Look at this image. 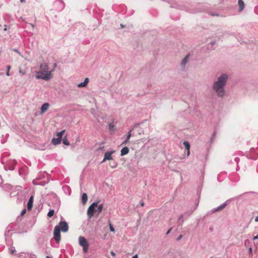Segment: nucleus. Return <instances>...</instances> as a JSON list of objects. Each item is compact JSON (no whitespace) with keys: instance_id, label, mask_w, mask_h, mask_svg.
<instances>
[{"instance_id":"nucleus-1","label":"nucleus","mask_w":258,"mask_h":258,"mask_svg":"<svg viewBox=\"0 0 258 258\" xmlns=\"http://www.w3.org/2000/svg\"><path fill=\"white\" fill-rule=\"evenodd\" d=\"M228 80V76L226 74H222L217 77L212 85L214 93L219 98H223L226 95L225 87Z\"/></svg>"},{"instance_id":"nucleus-2","label":"nucleus","mask_w":258,"mask_h":258,"mask_svg":"<svg viewBox=\"0 0 258 258\" xmlns=\"http://www.w3.org/2000/svg\"><path fill=\"white\" fill-rule=\"evenodd\" d=\"M53 72L54 69L49 70L48 63L46 62L41 63L40 64V70L36 74V79L49 81L52 78V73Z\"/></svg>"},{"instance_id":"nucleus-3","label":"nucleus","mask_w":258,"mask_h":258,"mask_svg":"<svg viewBox=\"0 0 258 258\" xmlns=\"http://www.w3.org/2000/svg\"><path fill=\"white\" fill-rule=\"evenodd\" d=\"M79 243L83 247L84 252H87L89 248V243L86 239L83 236H80L79 237Z\"/></svg>"},{"instance_id":"nucleus-4","label":"nucleus","mask_w":258,"mask_h":258,"mask_svg":"<svg viewBox=\"0 0 258 258\" xmlns=\"http://www.w3.org/2000/svg\"><path fill=\"white\" fill-rule=\"evenodd\" d=\"M97 206V203L94 202L92 204L87 210V214L89 218H91L94 214L95 212H96V208Z\"/></svg>"},{"instance_id":"nucleus-5","label":"nucleus","mask_w":258,"mask_h":258,"mask_svg":"<svg viewBox=\"0 0 258 258\" xmlns=\"http://www.w3.org/2000/svg\"><path fill=\"white\" fill-rule=\"evenodd\" d=\"M56 226H58L59 230L63 232H67L69 230L68 224L64 221H61Z\"/></svg>"},{"instance_id":"nucleus-6","label":"nucleus","mask_w":258,"mask_h":258,"mask_svg":"<svg viewBox=\"0 0 258 258\" xmlns=\"http://www.w3.org/2000/svg\"><path fill=\"white\" fill-rule=\"evenodd\" d=\"M60 231L58 229V226H55L53 231V237L57 243L60 241Z\"/></svg>"},{"instance_id":"nucleus-7","label":"nucleus","mask_w":258,"mask_h":258,"mask_svg":"<svg viewBox=\"0 0 258 258\" xmlns=\"http://www.w3.org/2000/svg\"><path fill=\"white\" fill-rule=\"evenodd\" d=\"M55 9L58 11H60L64 8V4L61 0L56 1L54 3Z\"/></svg>"},{"instance_id":"nucleus-8","label":"nucleus","mask_w":258,"mask_h":258,"mask_svg":"<svg viewBox=\"0 0 258 258\" xmlns=\"http://www.w3.org/2000/svg\"><path fill=\"white\" fill-rule=\"evenodd\" d=\"M139 125V123H136L134 125L133 127L132 128H130L129 131L127 133V134L126 136L125 140L123 142L122 144H126L127 142H128L131 136H132V132L133 130L136 128L138 125Z\"/></svg>"},{"instance_id":"nucleus-9","label":"nucleus","mask_w":258,"mask_h":258,"mask_svg":"<svg viewBox=\"0 0 258 258\" xmlns=\"http://www.w3.org/2000/svg\"><path fill=\"white\" fill-rule=\"evenodd\" d=\"M189 56V54L186 55L181 61L180 66L182 71L184 70L185 69V66L188 60Z\"/></svg>"},{"instance_id":"nucleus-10","label":"nucleus","mask_w":258,"mask_h":258,"mask_svg":"<svg viewBox=\"0 0 258 258\" xmlns=\"http://www.w3.org/2000/svg\"><path fill=\"white\" fill-rule=\"evenodd\" d=\"M227 205V201L225 202L223 204L221 205L220 206H218L217 208L213 209L212 210V212L214 213L219 211H220L222 209H223Z\"/></svg>"},{"instance_id":"nucleus-11","label":"nucleus","mask_w":258,"mask_h":258,"mask_svg":"<svg viewBox=\"0 0 258 258\" xmlns=\"http://www.w3.org/2000/svg\"><path fill=\"white\" fill-rule=\"evenodd\" d=\"M112 153H113V151H111L108 152H106L105 154V155H104V159H103L102 162H104L106 160L112 159L111 155H112Z\"/></svg>"},{"instance_id":"nucleus-12","label":"nucleus","mask_w":258,"mask_h":258,"mask_svg":"<svg viewBox=\"0 0 258 258\" xmlns=\"http://www.w3.org/2000/svg\"><path fill=\"white\" fill-rule=\"evenodd\" d=\"M33 196H32L29 199L28 204H27V209L28 210H31L33 207Z\"/></svg>"},{"instance_id":"nucleus-13","label":"nucleus","mask_w":258,"mask_h":258,"mask_svg":"<svg viewBox=\"0 0 258 258\" xmlns=\"http://www.w3.org/2000/svg\"><path fill=\"white\" fill-rule=\"evenodd\" d=\"M89 83V79L86 78L85 79L83 82L77 85V87L79 88H82L85 87Z\"/></svg>"},{"instance_id":"nucleus-14","label":"nucleus","mask_w":258,"mask_h":258,"mask_svg":"<svg viewBox=\"0 0 258 258\" xmlns=\"http://www.w3.org/2000/svg\"><path fill=\"white\" fill-rule=\"evenodd\" d=\"M49 106L48 103H44L41 107V113L45 112L48 109Z\"/></svg>"},{"instance_id":"nucleus-15","label":"nucleus","mask_w":258,"mask_h":258,"mask_svg":"<svg viewBox=\"0 0 258 258\" xmlns=\"http://www.w3.org/2000/svg\"><path fill=\"white\" fill-rule=\"evenodd\" d=\"M238 5L239 6V11L241 12L244 8V3L242 0H238Z\"/></svg>"},{"instance_id":"nucleus-16","label":"nucleus","mask_w":258,"mask_h":258,"mask_svg":"<svg viewBox=\"0 0 258 258\" xmlns=\"http://www.w3.org/2000/svg\"><path fill=\"white\" fill-rule=\"evenodd\" d=\"M183 144L186 150H187V156H189V155L190 154V151H189L190 144H189V142H188L187 141H184L183 142Z\"/></svg>"},{"instance_id":"nucleus-17","label":"nucleus","mask_w":258,"mask_h":258,"mask_svg":"<svg viewBox=\"0 0 258 258\" xmlns=\"http://www.w3.org/2000/svg\"><path fill=\"white\" fill-rule=\"evenodd\" d=\"M128 152L129 149L127 147H124L121 150L120 155L124 156L125 155H126L127 154H128Z\"/></svg>"},{"instance_id":"nucleus-18","label":"nucleus","mask_w":258,"mask_h":258,"mask_svg":"<svg viewBox=\"0 0 258 258\" xmlns=\"http://www.w3.org/2000/svg\"><path fill=\"white\" fill-rule=\"evenodd\" d=\"M61 139L60 138H53L51 143L54 145L59 144L61 142Z\"/></svg>"},{"instance_id":"nucleus-19","label":"nucleus","mask_w":258,"mask_h":258,"mask_svg":"<svg viewBox=\"0 0 258 258\" xmlns=\"http://www.w3.org/2000/svg\"><path fill=\"white\" fill-rule=\"evenodd\" d=\"M88 200V197L86 193L83 194L82 196V202L83 204H85L86 203Z\"/></svg>"},{"instance_id":"nucleus-20","label":"nucleus","mask_w":258,"mask_h":258,"mask_svg":"<svg viewBox=\"0 0 258 258\" xmlns=\"http://www.w3.org/2000/svg\"><path fill=\"white\" fill-rule=\"evenodd\" d=\"M97 209H96V212H97L98 213H100L102 212L103 210V205L100 204L97 206Z\"/></svg>"},{"instance_id":"nucleus-21","label":"nucleus","mask_w":258,"mask_h":258,"mask_svg":"<svg viewBox=\"0 0 258 258\" xmlns=\"http://www.w3.org/2000/svg\"><path fill=\"white\" fill-rule=\"evenodd\" d=\"M38 178L33 180V184H35V185L40 184L41 185H44L46 183L44 181H42L40 183L37 182V180Z\"/></svg>"},{"instance_id":"nucleus-22","label":"nucleus","mask_w":258,"mask_h":258,"mask_svg":"<svg viewBox=\"0 0 258 258\" xmlns=\"http://www.w3.org/2000/svg\"><path fill=\"white\" fill-rule=\"evenodd\" d=\"M62 143L63 144L67 146H69L70 145V142L68 141L67 136H65L62 139Z\"/></svg>"},{"instance_id":"nucleus-23","label":"nucleus","mask_w":258,"mask_h":258,"mask_svg":"<svg viewBox=\"0 0 258 258\" xmlns=\"http://www.w3.org/2000/svg\"><path fill=\"white\" fill-rule=\"evenodd\" d=\"M64 132H65V130H63V131L57 133V138H60V139H62V136Z\"/></svg>"},{"instance_id":"nucleus-24","label":"nucleus","mask_w":258,"mask_h":258,"mask_svg":"<svg viewBox=\"0 0 258 258\" xmlns=\"http://www.w3.org/2000/svg\"><path fill=\"white\" fill-rule=\"evenodd\" d=\"M54 211L53 209L50 210L47 213V216L49 217H51L54 215Z\"/></svg>"},{"instance_id":"nucleus-25","label":"nucleus","mask_w":258,"mask_h":258,"mask_svg":"<svg viewBox=\"0 0 258 258\" xmlns=\"http://www.w3.org/2000/svg\"><path fill=\"white\" fill-rule=\"evenodd\" d=\"M11 68V67L10 66H9H9H7V72H6V75H7V76H10V74L9 71H10V70Z\"/></svg>"},{"instance_id":"nucleus-26","label":"nucleus","mask_w":258,"mask_h":258,"mask_svg":"<svg viewBox=\"0 0 258 258\" xmlns=\"http://www.w3.org/2000/svg\"><path fill=\"white\" fill-rule=\"evenodd\" d=\"M209 14L211 16H217V17H218V16H219V14L218 13L215 12H209Z\"/></svg>"},{"instance_id":"nucleus-27","label":"nucleus","mask_w":258,"mask_h":258,"mask_svg":"<svg viewBox=\"0 0 258 258\" xmlns=\"http://www.w3.org/2000/svg\"><path fill=\"white\" fill-rule=\"evenodd\" d=\"M10 250L11 252V254H14L15 251V248L14 246H12L10 248Z\"/></svg>"},{"instance_id":"nucleus-28","label":"nucleus","mask_w":258,"mask_h":258,"mask_svg":"<svg viewBox=\"0 0 258 258\" xmlns=\"http://www.w3.org/2000/svg\"><path fill=\"white\" fill-rule=\"evenodd\" d=\"M109 228H110V230L111 231H112L113 232V225L111 223H109Z\"/></svg>"},{"instance_id":"nucleus-29","label":"nucleus","mask_w":258,"mask_h":258,"mask_svg":"<svg viewBox=\"0 0 258 258\" xmlns=\"http://www.w3.org/2000/svg\"><path fill=\"white\" fill-rule=\"evenodd\" d=\"M19 73L21 75H25V72L24 71H23V70H19Z\"/></svg>"},{"instance_id":"nucleus-30","label":"nucleus","mask_w":258,"mask_h":258,"mask_svg":"<svg viewBox=\"0 0 258 258\" xmlns=\"http://www.w3.org/2000/svg\"><path fill=\"white\" fill-rule=\"evenodd\" d=\"M183 216L182 215H181L179 218H178V220L179 221H182V223L183 222Z\"/></svg>"},{"instance_id":"nucleus-31","label":"nucleus","mask_w":258,"mask_h":258,"mask_svg":"<svg viewBox=\"0 0 258 258\" xmlns=\"http://www.w3.org/2000/svg\"><path fill=\"white\" fill-rule=\"evenodd\" d=\"M112 128H113V124L111 123H110L109 124V129L111 131Z\"/></svg>"},{"instance_id":"nucleus-32","label":"nucleus","mask_w":258,"mask_h":258,"mask_svg":"<svg viewBox=\"0 0 258 258\" xmlns=\"http://www.w3.org/2000/svg\"><path fill=\"white\" fill-rule=\"evenodd\" d=\"M26 213V210L25 209H24L23 210H22V211L21 212V215H24L25 213Z\"/></svg>"},{"instance_id":"nucleus-33","label":"nucleus","mask_w":258,"mask_h":258,"mask_svg":"<svg viewBox=\"0 0 258 258\" xmlns=\"http://www.w3.org/2000/svg\"><path fill=\"white\" fill-rule=\"evenodd\" d=\"M171 230H172V228H170V229L167 231V232H166V235H168V234L170 232V231H171Z\"/></svg>"},{"instance_id":"nucleus-34","label":"nucleus","mask_w":258,"mask_h":258,"mask_svg":"<svg viewBox=\"0 0 258 258\" xmlns=\"http://www.w3.org/2000/svg\"><path fill=\"white\" fill-rule=\"evenodd\" d=\"M256 239H258V235H256L255 236H254L253 238V240H256Z\"/></svg>"},{"instance_id":"nucleus-35","label":"nucleus","mask_w":258,"mask_h":258,"mask_svg":"<svg viewBox=\"0 0 258 258\" xmlns=\"http://www.w3.org/2000/svg\"><path fill=\"white\" fill-rule=\"evenodd\" d=\"M249 242V240L246 239V240H245L244 243H245V244L246 245V244H247V243H248Z\"/></svg>"},{"instance_id":"nucleus-36","label":"nucleus","mask_w":258,"mask_h":258,"mask_svg":"<svg viewBox=\"0 0 258 258\" xmlns=\"http://www.w3.org/2000/svg\"><path fill=\"white\" fill-rule=\"evenodd\" d=\"M182 235H180L178 237V238H177V240H180V239H181L182 238Z\"/></svg>"},{"instance_id":"nucleus-37","label":"nucleus","mask_w":258,"mask_h":258,"mask_svg":"<svg viewBox=\"0 0 258 258\" xmlns=\"http://www.w3.org/2000/svg\"><path fill=\"white\" fill-rule=\"evenodd\" d=\"M248 250H249V253H252V248H251V247H250L249 248V249H248Z\"/></svg>"},{"instance_id":"nucleus-38","label":"nucleus","mask_w":258,"mask_h":258,"mask_svg":"<svg viewBox=\"0 0 258 258\" xmlns=\"http://www.w3.org/2000/svg\"><path fill=\"white\" fill-rule=\"evenodd\" d=\"M4 31H7V26L6 25H5L4 26Z\"/></svg>"},{"instance_id":"nucleus-39","label":"nucleus","mask_w":258,"mask_h":258,"mask_svg":"<svg viewBox=\"0 0 258 258\" xmlns=\"http://www.w3.org/2000/svg\"><path fill=\"white\" fill-rule=\"evenodd\" d=\"M14 51H15V52H18L19 54H20V52L18 51V49H14Z\"/></svg>"},{"instance_id":"nucleus-40","label":"nucleus","mask_w":258,"mask_h":258,"mask_svg":"<svg viewBox=\"0 0 258 258\" xmlns=\"http://www.w3.org/2000/svg\"><path fill=\"white\" fill-rule=\"evenodd\" d=\"M132 258H138V254H135V255H134Z\"/></svg>"},{"instance_id":"nucleus-41","label":"nucleus","mask_w":258,"mask_h":258,"mask_svg":"<svg viewBox=\"0 0 258 258\" xmlns=\"http://www.w3.org/2000/svg\"><path fill=\"white\" fill-rule=\"evenodd\" d=\"M56 67V63H54L53 64V69H54V71L55 70V69Z\"/></svg>"},{"instance_id":"nucleus-42","label":"nucleus","mask_w":258,"mask_h":258,"mask_svg":"<svg viewBox=\"0 0 258 258\" xmlns=\"http://www.w3.org/2000/svg\"><path fill=\"white\" fill-rule=\"evenodd\" d=\"M238 160H239V159H238V158H235V161L237 163L238 162Z\"/></svg>"},{"instance_id":"nucleus-43","label":"nucleus","mask_w":258,"mask_h":258,"mask_svg":"<svg viewBox=\"0 0 258 258\" xmlns=\"http://www.w3.org/2000/svg\"><path fill=\"white\" fill-rule=\"evenodd\" d=\"M255 221L256 222H258V217H256L255 218Z\"/></svg>"},{"instance_id":"nucleus-44","label":"nucleus","mask_w":258,"mask_h":258,"mask_svg":"<svg viewBox=\"0 0 258 258\" xmlns=\"http://www.w3.org/2000/svg\"><path fill=\"white\" fill-rule=\"evenodd\" d=\"M110 254H111V255H112V256H113V250H111V251H110Z\"/></svg>"},{"instance_id":"nucleus-45","label":"nucleus","mask_w":258,"mask_h":258,"mask_svg":"<svg viewBox=\"0 0 258 258\" xmlns=\"http://www.w3.org/2000/svg\"><path fill=\"white\" fill-rule=\"evenodd\" d=\"M141 206L143 207V206H144V203L142 202V203H141Z\"/></svg>"},{"instance_id":"nucleus-46","label":"nucleus","mask_w":258,"mask_h":258,"mask_svg":"<svg viewBox=\"0 0 258 258\" xmlns=\"http://www.w3.org/2000/svg\"><path fill=\"white\" fill-rule=\"evenodd\" d=\"M120 26L121 28H123V27H124L122 24H120Z\"/></svg>"},{"instance_id":"nucleus-47","label":"nucleus","mask_w":258,"mask_h":258,"mask_svg":"<svg viewBox=\"0 0 258 258\" xmlns=\"http://www.w3.org/2000/svg\"><path fill=\"white\" fill-rule=\"evenodd\" d=\"M25 0H20L21 2L23 3L24 2Z\"/></svg>"},{"instance_id":"nucleus-48","label":"nucleus","mask_w":258,"mask_h":258,"mask_svg":"<svg viewBox=\"0 0 258 258\" xmlns=\"http://www.w3.org/2000/svg\"><path fill=\"white\" fill-rule=\"evenodd\" d=\"M46 258H50L49 256H47Z\"/></svg>"},{"instance_id":"nucleus-49","label":"nucleus","mask_w":258,"mask_h":258,"mask_svg":"<svg viewBox=\"0 0 258 258\" xmlns=\"http://www.w3.org/2000/svg\"><path fill=\"white\" fill-rule=\"evenodd\" d=\"M214 43H215V42H212V44H214Z\"/></svg>"}]
</instances>
